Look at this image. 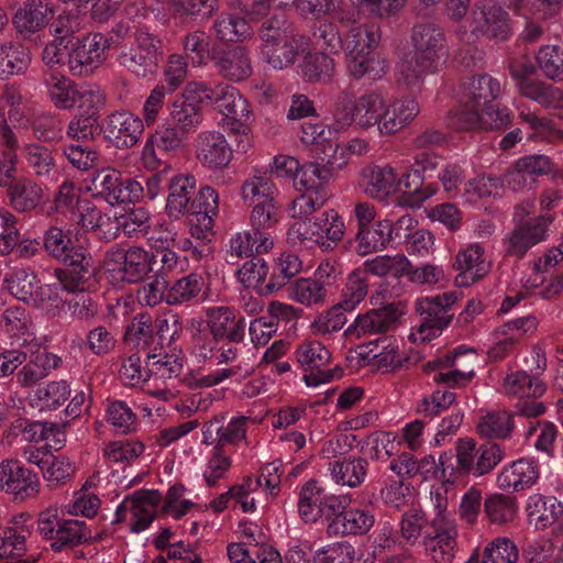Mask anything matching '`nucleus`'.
Wrapping results in <instances>:
<instances>
[{
	"mask_svg": "<svg viewBox=\"0 0 563 563\" xmlns=\"http://www.w3.org/2000/svg\"><path fill=\"white\" fill-rule=\"evenodd\" d=\"M526 511L531 520H536L541 527H547L563 515V504L555 497L536 494L528 498Z\"/></svg>",
	"mask_w": 563,
	"mask_h": 563,
	"instance_id": "obj_48",
	"label": "nucleus"
},
{
	"mask_svg": "<svg viewBox=\"0 0 563 563\" xmlns=\"http://www.w3.org/2000/svg\"><path fill=\"white\" fill-rule=\"evenodd\" d=\"M220 73L232 81H241L251 76L253 68L249 52L243 46H235L217 57Z\"/></svg>",
	"mask_w": 563,
	"mask_h": 563,
	"instance_id": "obj_38",
	"label": "nucleus"
},
{
	"mask_svg": "<svg viewBox=\"0 0 563 563\" xmlns=\"http://www.w3.org/2000/svg\"><path fill=\"white\" fill-rule=\"evenodd\" d=\"M48 8L41 1L31 0L16 10L13 25L20 34H34L48 22Z\"/></svg>",
	"mask_w": 563,
	"mask_h": 563,
	"instance_id": "obj_40",
	"label": "nucleus"
},
{
	"mask_svg": "<svg viewBox=\"0 0 563 563\" xmlns=\"http://www.w3.org/2000/svg\"><path fill=\"white\" fill-rule=\"evenodd\" d=\"M64 263L68 265L67 268L55 271V276L64 290L68 292L86 290L95 276L92 257L76 251Z\"/></svg>",
	"mask_w": 563,
	"mask_h": 563,
	"instance_id": "obj_22",
	"label": "nucleus"
},
{
	"mask_svg": "<svg viewBox=\"0 0 563 563\" xmlns=\"http://www.w3.org/2000/svg\"><path fill=\"white\" fill-rule=\"evenodd\" d=\"M420 112L418 101L411 97L391 98L385 96L378 134L390 136L409 126Z\"/></svg>",
	"mask_w": 563,
	"mask_h": 563,
	"instance_id": "obj_17",
	"label": "nucleus"
},
{
	"mask_svg": "<svg viewBox=\"0 0 563 563\" xmlns=\"http://www.w3.org/2000/svg\"><path fill=\"white\" fill-rule=\"evenodd\" d=\"M327 494L317 481L307 482L299 492L298 514L305 522H316Z\"/></svg>",
	"mask_w": 563,
	"mask_h": 563,
	"instance_id": "obj_50",
	"label": "nucleus"
},
{
	"mask_svg": "<svg viewBox=\"0 0 563 563\" xmlns=\"http://www.w3.org/2000/svg\"><path fill=\"white\" fill-rule=\"evenodd\" d=\"M457 300L456 291L417 299L415 307L420 316V322L410 334L412 342L424 343L438 338L452 321L451 310Z\"/></svg>",
	"mask_w": 563,
	"mask_h": 563,
	"instance_id": "obj_6",
	"label": "nucleus"
},
{
	"mask_svg": "<svg viewBox=\"0 0 563 563\" xmlns=\"http://www.w3.org/2000/svg\"><path fill=\"white\" fill-rule=\"evenodd\" d=\"M207 323L216 340L227 339L231 343H239L244 338V319H236L229 307L209 308Z\"/></svg>",
	"mask_w": 563,
	"mask_h": 563,
	"instance_id": "obj_26",
	"label": "nucleus"
},
{
	"mask_svg": "<svg viewBox=\"0 0 563 563\" xmlns=\"http://www.w3.org/2000/svg\"><path fill=\"white\" fill-rule=\"evenodd\" d=\"M40 479L31 470L16 459H4L0 462V489L24 501L40 493Z\"/></svg>",
	"mask_w": 563,
	"mask_h": 563,
	"instance_id": "obj_14",
	"label": "nucleus"
},
{
	"mask_svg": "<svg viewBox=\"0 0 563 563\" xmlns=\"http://www.w3.org/2000/svg\"><path fill=\"white\" fill-rule=\"evenodd\" d=\"M409 268L410 262L402 254L395 256L378 255L364 262V271L378 277L387 275L402 276Z\"/></svg>",
	"mask_w": 563,
	"mask_h": 563,
	"instance_id": "obj_58",
	"label": "nucleus"
},
{
	"mask_svg": "<svg viewBox=\"0 0 563 563\" xmlns=\"http://www.w3.org/2000/svg\"><path fill=\"white\" fill-rule=\"evenodd\" d=\"M554 220V214L544 213L530 218L529 223L514 224L503 239L506 255L522 258L530 249L548 240Z\"/></svg>",
	"mask_w": 563,
	"mask_h": 563,
	"instance_id": "obj_10",
	"label": "nucleus"
},
{
	"mask_svg": "<svg viewBox=\"0 0 563 563\" xmlns=\"http://www.w3.org/2000/svg\"><path fill=\"white\" fill-rule=\"evenodd\" d=\"M538 478L537 463L529 459H519L500 471L497 483L501 489L520 492L534 485Z\"/></svg>",
	"mask_w": 563,
	"mask_h": 563,
	"instance_id": "obj_27",
	"label": "nucleus"
},
{
	"mask_svg": "<svg viewBox=\"0 0 563 563\" xmlns=\"http://www.w3.org/2000/svg\"><path fill=\"white\" fill-rule=\"evenodd\" d=\"M518 559L519 552L512 540L496 538L486 545L481 563H516Z\"/></svg>",
	"mask_w": 563,
	"mask_h": 563,
	"instance_id": "obj_64",
	"label": "nucleus"
},
{
	"mask_svg": "<svg viewBox=\"0 0 563 563\" xmlns=\"http://www.w3.org/2000/svg\"><path fill=\"white\" fill-rule=\"evenodd\" d=\"M37 531L55 552L73 549L91 539V530L84 520L60 519L55 506L40 512Z\"/></svg>",
	"mask_w": 563,
	"mask_h": 563,
	"instance_id": "obj_7",
	"label": "nucleus"
},
{
	"mask_svg": "<svg viewBox=\"0 0 563 563\" xmlns=\"http://www.w3.org/2000/svg\"><path fill=\"white\" fill-rule=\"evenodd\" d=\"M500 95V84L488 75L473 77L465 86L464 98L483 111H494L498 106L490 104Z\"/></svg>",
	"mask_w": 563,
	"mask_h": 563,
	"instance_id": "obj_37",
	"label": "nucleus"
},
{
	"mask_svg": "<svg viewBox=\"0 0 563 563\" xmlns=\"http://www.w3.org/2000/svg\"><path fill=\"white\" fill-rule=\"evenodd\" d=\"M412 53L406 55L398 64L399 81L408 89L421 86L426 76L439 68V63L446 55L443 31L431 23L417 24L411 32Z\"/></svg>",
	"mask_w": 563,
	"mask_h": 563,
	"instance_id": "obj_1",
	"label": "nucleus"
},
{
	"mask_svg": "<svg viewBox=\"0 0 563 563\" xmlns=\"http://www.w3.org/2000/svg\"><path fill=\"white\" fill-rule=\"evenodd\" d=\"M484 510L492 523L506 525L515 519L518 504L512 496L492 494L485 499Z\"/></svg>",
	"mask_w": 563,
	"mask_h": 563,
	"instance_id": "obj_56",
	"label": "nucleus"
},
{
	"mask_svg": "<svg viewBox=\"0 0 563 563\" xmlns=\"http://www.w3.org/2000/svg\"><path fill=\"white\" fill-rule=\"evenodd\" d=\"M342 129L321 123H305L301 126L300 140L303 144L313 146L314 151L324 155L329 163L333 164L335 155L340 150L339 133Z\"/></svg>",
	"mask_w": 563,
	"mask_h": 563,
	"instance_id": "obj_23",
	"label": "nucleus"
},
{
	"mask_svg": "<svg viewBox=\"0 0 563 563\" xmlns=\"http://www.w3.org/2000/svg\"><path fill=\"white\" fill-rule=\"evenodd\" d=\"M274 241L267 232L243 231L231 236L229 242V257H253L254 253L262 254L273 249Z\"/></svg>",
	"mask_w": 563,
	"mask_h": 563,
	"instance_id": "obj_31",
	"label": "nucleus"
},
{
	"mask_svg": "<svg viewBox=\"0 0 563 563\" xmlns=\"http://www.w3.org/2000/svg\"><path fill=\"white\" fill-rule=\"evenodd\" d=\"M236 275L239 282L245 287L256 289L258 292H267L264 283L268 275V266L262 257L253 256L246 261Z\"/></svg>",
	"mask_w": 563,
	"mask_h": 563,
	"instance_id": "obj_61",
	"label": "nucleus"
},
{
	"mask_svg": "<svg viewBox=\"0 0 563 563\" xmlns=\"http://www.w3.org/2000/svg\"><path fill=\"white\" fill-rule=\"evenodd\" d=\"M106 104V95L96 85H79L75 100L79 114L95 121Z\"/></svg>",
	"mask_w": 563,
	"mask_h": 563,
	"instance_id": "obj_59",
	"label": "nucleus"
},
{
	"mask_svg": "<svg viewBox=\"0 0 563 563\" xmlns=\"http://www.w3.org/2000/svg\"><path fill=\"white\" fill-rule=\"evenodd\" d=\"M153 247L163 264L161 273L151 283L143 285L137 290V299L141 303L153 307L165 300L168 306L176 303L175 284L168 280V274L176 266V233L168 230H159L152 239Z\"/></svg>",
	"mask_w": 563,
	"mask_h": 563,
	"instance_id": "obj_4",
	"label": "nucleus"
},
{
	"mask_svg": "<svg viewBox=\"0 0 563 563\" xmlns=\"http://www.w3.org/2000/svg\"><path fill=\"white\" fill-rule=\"evenodd\" d=\"M541 73L554 81L563 80V48L558 45H544L536 56Z\"/></svg>",
	"mask_w": 563,
	"mask_h": 563,
	"instance_id": "obj_63",
	"label": "nucleus"
},
{
	"mask_svg": "<svg viewBox=\"0 0 563 563\" xmlns=\"http://www.w3.org/2000/svg\"><path fill=\"white\" fill-rule=\"evenodd\" d=\"M457 528L453 519L433 518L420 544L435 563H450L455 555Z\"/></svg>",
	"mask_w": 563,
	"mask_h": 563,
	"instance_id": "obj_12",
	"label": "nucleus"
},
{
	"mask_svg": "<svg viewBox=\"0 0 563 563\" xmlns=\"http://www.w3.org/2000/svg\"><path fill=\"white\" fill-rule=\"evenodd\" d=\"M296 358L306 372L303 382L307 386L316 387L332 382L340 376L339 368H325L331 362V352L318 341H306L296 349Z\"/></svg>",
	"mask_w": 563,
	"mask_h": 563,
	"instance_id": "obj_11",
	"label": "nucleus"
},
{
	"mask_svg": "<svg viewBox=\"0 0 563 563\" xmlns=\"http://www.w3.org/2000/svg\"><path fill=\"white\" fill-rule=\"evenodd\" d=\"M384 100L385 95L380 90L366 91L357 98L343 92L338 98L333 120L341 129L354 125L363 131L376 128L379 132Z\"/></svg>",
	"mask_w": 563,
	"mask_h": 563,
	"instance_id": "obj_5",
	"label": "nucleus"
},
{
	"mask_svg": "<svg viewBox=\"0 0 563 563\" xmlns=\"http://www.w3.org/2000/svg\"><path fill=\"white\" fill-rule=\"evenodd\" d=\"M375 523L374 514L366 508L351 507L346 508L342 517L335 518L328 525L330 534H364L371 530Z\"/></svg>",
	"mask_w": 563,
	"mask_h": 563,
	"instance_id": "obj_34",
	"label": "nucleus"
},
{
	"mask_svg": "<svg viewBox=\"0 0 563 563\" xmlns=\"http://www.w3.org/2000/svg\"><path fill=\"white\" fill-rule=\"evenodd\" d=\"M122 178L120 173L111 168H102L92 174L89 190L93 196L103 198L109 205H118Z\"/></svg>",
	"mask_w": 563,
	"mask_h": 563,
	"instance_id": "obj_53",
	"label": "nucleus"
},
{
	"mask_svg": "<svg viewBox=\"0 0 563 563\" xmlns=\"http://www.w3.org/2000/svg\"><path fill=\"white\" fill-rule=\"evenodd\" d=\"M218 194L209 186L196 192V179L186 174L178 177V212L186 217L190 235L206 240L212 230L213 217L218 214Z\"/></svg>",
	"mask_w": 563,
	"mask_h": 563,
	"instance_id": "obj_2",
	"label": "nucleus"
},
{
	"mask_svg": "<svg viewBox=\"0 0 563 563\" xmlns=\"http://www.w3.org/2000/svg\"><path fill=\"white\" fill-rule=\"evenodd\" d=\"M394 223L385 219L357 230L356 253L365 256L372 253L380 252L393 241Z\"/></svg>",
	"mask_w": 563,
	"mask_h": 563,
	"instance_id": "obj_29",
	"label": "nucleus"
},
{
	"mask_svg": "<svg viewBox=\"0 0 563 563\" xmlns=\"http://www.w3.org/2000/svg\"><path fill=\"white\" fill-rule=\"evenodd\" d=\"M362 181L367 196L385 200L397 191V175L389 165H371L362 170Z\"/></svg>",
	"mask_w": 563,
	"mask_h": 563,
	"instance_id": "obj_28",
	"label": "nucleus"
},
{
	"mask_svg": "<svg viewBox=\"0 0 563 563\" xmlns=\"http://www.w3.org/2000/svg\"><path fill=\"white\" fill-rule=\"evenodd\" d=\"M454 268L461 272L455 278L456 285L465 286L487 275L490 264L484 258V249L479 244H471L457 252Z\"/></svg>",
	"mask_w": 563,
	"mask_h": 563,
	"instance_id": "obj_24",
	"label": "nucleus"
},
{
	"mask_svg": "<svg viewBox=\"0 0 563 563\" xmlns=\"http://www.w3.org/2000/svg\"><path fill=\"white\" fill-rule=\"evenodd\" d=\"M511 122V112L507 107H497L494 111H483V108L474 107L465 99L450 118L452 128L462 131L505 128Z\"/></svg>",
	"mask_w": 563,
	"mask_h": 563,
	"instance_id": "obj_15",
	"label": "nucleus"
},
{
	"mask_svg": "<svg viewBox=\"0 0 563 563\" xmlns=\"http://www.w3.org/2000/svg\"><path fill=\"white\" fill-rule=\"evenodd\" d=\"M213 31L216 36L223 42H243L253 34L245 18L231 13L220 14L213 22Z\"/></svg>",
	"mask_w": 563,
	"mask_h": 563,
	"instance_id": "obj_51",
	"label": "nucleus"
},
{
	"mask_svg": "<svg viewBox=\"0 0 563 563\" xmlns=\"http://www.w3.org/2000/svg\"><path fill=\"white\" fill-rule=\"evenodd\" d=\"M329 283L317 278H299L288 288V296L307 307L325 301Z\"/></svg>",
	"mask_w": 563,
	"mask_h": 563,
	"instance_id": "obj_47",
	"label": "nucleus"
},
{
	"mask_svg": "<svg viewBox=\"0 0 563 563\" xmlns=\"http://www.w3.org/2000/svg\"><path fill=\"white\" fill-rule=\"evenodd\" d=\"M70 391L66 380H52L34 390V399L41 409H57L68 399Z\"/></svg>",
	"mask_w": 563,
	"mask_h": 563,
	"instance_id": "obj_57",
	"label": "nucleus"
},
{
	"mask_svg": "<svg viewBox=\"0 0 563 563\" xmlns=\"http://www.w3.org/2000/svg\"><path fill=\"white\" fill-rule=\"evenodd\" d=\"M335 71L334 59L322 52H308L298 65V74L307 82H329Z\"/></svg>",
	"mask_w": 563,
	"mask_h": 563,
	"instance_id": "obj_36",
	"label": "nucleus"
},
{
	"mask_svg": "<svg viewBox=\"0 0 563 563\" xmlns=\"http://www.w3.org/2000/svg\"><path fill=\"white\" fill-rule=\"evenodd\" d=\"M205 84L191 82L183 92V102L178 109V129H196L201 122L200 107L205 101Z\"/></svg>",
	"mask_w": 563,
	"mask_h": 563,
	"instance_id": "obj_35",
	"label": "nucleus"
},
{
	"mask_svg": "<svg viewBox=\"0 0 563 563\" xmlns=\"http://www.w3.org/2000/svg\"><path fill=\"white\" fill-rule=\"evenodd\" d=\"M163 495L156 489H139L128 495L115 511L117 522H129L132 532L146 530L156 517Z\"/></svg>",
	"mask_w": 563,
	"mask_h": 563,
	"instance_id": "obj_9",
	"label": "nucleus"
},
{
	"mask_svg": "<svg viewBox=\"0 0 563 563\" xmlns=\"http://www.w3.org/2000/svg\"><path fill=\"white\" fill-rule=\"evenodd\" d=\"M295 34L296 33L284 16L274 15L266 20L258 30L261 44L257 47V51L260 57L262 58L266 54L267 49H273L275 46H279L282 42Z\"/></svg>",
	"mask_w": 563,
	"mask_h": 563,
	"instance_id": "obj_49",
	"label": "nucleus"
},
{
	"mask_svg": "<svg viewBox=\"0 0 563 563\" xmlns=\"http://www.w3.org/2000/svg\"><path fill=\"white\" fill-rule=\"evenodd\" d=\"M196 157L210 169H223L229 166L233 150L225 136L218 131H203L196 139Z\"/></svg>",
	"mask_w": 563,
	"mask_h": 563,
	"instance_id": "obj_18",
	"label": "nucleus"
},
{
	"mask_svg": "<svg viewBox=\"0 0 563 563\" xmlns=\"http://www.w3.org/2000/svg\"><path fill=\"white\" fill-rule=\"evenodd\" d=\"M21 154L29 168L38 177H49L56 169L53 152L40 143L23 145Z\"/></svg>",
	"mask_w": 563,
	"mask_h": 563,
	"instance_id": "obj_55",
	"label": "nucleus"
},
{
	"mask_svg": "<svg viewBox=\"0 0 563 563\" xmlns=\"http://www.w3.org/2000/svg\"><path fill=\"white\" fill-rule=\"evenodd\" d=\"M205 100H209L224 117L232 120L231 130L246 136L243 120L250 114V106L239 90L232 86L219 84L214 87L205 85Z\"/></svg>",
	"mask_w": 563,
	"mask_h": 563,
	"instance_id": "obj_13",
	"label": "nucleus"
},
{
	"mask_svg": "<svg viewBox=\"0 0 563 563\" xmlns=\"http://www.w3.org/2000/svg\"><path fill=\"white\" fill-rule=\"evenodd\" d=\"M306 40L299 34H295L275 46L267 49L262 59L272 68L283 70L295 64L299 54L305 53Z\"/></svg>",
	"mask_w": 563,
	"mask_h": 563,
	"instance_id": "obj_44",
	"label": "nucleus"
},
{
	"mask_svg": "<svg viewBox=\"0 0 563 563\" xmlns=\"http://www.w3.org/2000/svg\"><path fill=\"white\" fill-rule=\"evenodd\" d=\"M503 388L508 395L527 398H540L547 391L545 383L526 371L507 374L503 380Z\"/></svg>",
	"mask_w": 563,
	"mask_h": 563,
	"instance_id": "obj_43",
	"label": "nucleus"
},
{
	"mask_svg": "<svg viewBox=\"0 0 563 563\" xmlns=\"http://www.w3.org/2000/svg\"><path fill=\"white\" fill-rule=\"evenodd\" d=\"M520 95L547 110L563 109V90L545 81H522Z\"/></svg>",
	"mask_w": 563,
	"mask_h": 563,
	"instance_id": "obj_45",
	"label": "nucleus"
},
{
	"mask_svg": "<svg viewBox=\"0 0 563 563\" xmlns=\"http://www.w3.org/2000/svg\"><path fill=\"white\" fill-rule=\"evenodd\" d=\"M474 22L483 34L500 41L510 35L508 12L492 0H483L475 4Z\"/></svg>",
	"mask_w": 563,
	"mask_h": 563,
	"instance_id": "obj_21",
	"label": "nucleus"
},
{
	"mask_svg": "<svg viewBox=\"0 0 563 563\" xmlns=\"http://www.w3.org/2000/svg\"><path fill=\"white\" fill-rule=\"evenodd\" d=\"M62 358L49 352H40L29 362L22 364L21 369L15 375V382L21 388H30L44 379L52 369L57 368Z\"/></svg>",
	"mask_w": 563,
	"mask_h": 563,
	"instance_id": "obj_30",
	"label": "nucleus"
},
{
	"mask_svg": "<svg viewBox=\"0 0 563 563\" xmlns=\"http://www.w3.org/2000/svg\"><path fill=\"white\" fill-rule=\"evenodd\" d=\"M129 67L137 75L153 73L157 65V48L154 38L148 34H140L136 45L131 49Z\"/></svg>",
	"mask_w": 563,
	"mask_h": 563,
	"instance_id": "obj_46",
	"label": "nucleus"
},
{
	"mask_svg": "<svg viewBox=\"0 0 563 563\" xmlns=\"http://www.w3.org/2000/svg\"><path fill=\"white\" fill-rule=\"evenodd\" d=\"M43 84L45 86L46 93L55 108L59 110H70L75 108V100L79 85L57 71H49L45 74L43 77Z\"/></svg>",
	"mask_w": 563,
	"mask_h": 563,
	"instance_id": "obj_33",
	"label": "nucleus"
},
{
	"mask_svg": "<svg viewBox=\"0 0 563 563\" xmlns=\"http://www.w3.org/2000/svg\"><path fill=\"white\" fill-rule=\"evenodd\" d=\"M369 345L373 346L369 349V353L373 354L372 360L376 366L391 371L402 366L404 358L396 340L386 336L369 343Z\"/></svg>",
	"mask_w": 563,
	"mask_h": 563,
	"instance_id": "obj_60",
	"label": "nucleus"
},
{
	"mask_svg": "<svg viewBox=\"0 0 563 563\" xmlns=\"http://www.w3.org/2000/svg\"><path fill=\"white\" fill-rule=\"evenodd\" d=\"M274 191L275 186L271 176L261 172H255L246 178L241 188L243 200L251 203L273 199Z\"/></svg>",
	"mask_w": 563,
	"mask_h": 563,
	"instance_id": "obj_62",
	"label": "nucleus"
},
{
	"mask_svg": "<svg viewBox=\"0 0 563 563\" xmlns=\"http://www.w3.org/2000/svg\"><path fill=\"white\" fill-rule=\"evenodd\" d=\"M514 429V415L506 410L487 412L476 423L477 434L484 439L507 440Z\"/></svg>",
	"mask_w": 563,
	"mask_h": 563,
	"instance_id": "obj_39",
	"label": "nucleus"
},
{
	"mask_svg": "<svg viewBox=\"0 0 563 563\" xmlns=\"http://www.w3.org/2000/svg\"><path fill=\"white\" fill-rule=\"evenodd\" d=\"M144 131L143 121L126 111H119L107 118V139L118 148L133 147Z\"/></svg>",
	"mask_w": 563,
	"mask_h": 563,
	"instance_id": "obj_20",
	"label": "nucleus"
},
{
	"mask_svg": "<svg viewBox=\"0 0 563 563\" xmlns=\"http://www.w3.org/2000/svg\"><path fill=\"white\" fill-rule=\"evenodd\" d=\"M109 47L107 37L101 33L85 36L68 54V68L74 76H85L93 71L106 59Z\"/></svg>",
	"mask_w": 563,
	"mask_h": 563,
	"instance_id": "obj_16",
	"label": "nucleus"
},
{
	"mask_svg": "<svg viewBox=\"0 0 563 563\" xmlns=\"http://www.w3.org/2000/svg\"><path fill=\"white\" fill-rule=\"evenodd\" d=\"M156 332L158 335V345L154 349L153 354L148 355L152 360V371L155 375V380H162L166 384L165 387L161 388L157 384L156 389L151 394L154 397L163 400H172L174 393V368L176 366V346L174 339L176 335V312L170 309H164L156 318Z\"/></svg>",
	"mask_w": 563,
	"mask_h": 563,
	"instance_id": "obj_3",
	"label": "nucleus"
},
{
	"mask_svg": "<svg viewBox=\"0 0 563 563\" xmlns=\"http://www.w3.org/2000/svg\"><path fill=\"white\" fill-rule=\"evenodd\" d=\"M5 185L9 203L16 212L34 210L43 198L41 186L32 179L8 180Z\"/></svg>",
	"mask_w": 563,
	"mask_h": 563,
	"instance_id": "obj_32",
	"label": "nucleus"
},
{
	"mask_svg": "<svg viewBox=\"0 0 563 563\" xmlns=\"http://www.w3.org/2000/svg\"><path fill=\"white\" fill-rule=\"evenodd\" d=\"M31 64L27 47L18 42H7L0 46V78L7 79L26 71Z\"/></svg>",
	"mask_w": 563,
	"mask_h": 563,
	"instance_id": "obj_41",
	"label": "nucleus"
},
{
	"mask_svg": "<svg viewBox=\"0 0 563 563\" xmlns=\"http://www.w3.org/2000/svg\"><path fill=\"white\" fill-rule=\"evenodd\" d=\"M399 317V310L391 305L373 309L358 314L353 323L347 327L344 334L349 338L360 339L366 335L385 333L396 328Z\"/></svg>",
	"mask_w": 563,
	"mask_h": 563,
	"instance_id": "obj_19",
	"label": "nucleus"
},
{
	"mask_svg": "<svg viewBox=\"0 0 563 563\" xmlns=\"http://www.w3.org/2000/svg\"><path fill=\"white\" fill-rule=\"evenodd\" d=\"M505 457L500 444L488 441L479 446L471 438L461 439L456 445L457 471L482 476L493 471Z\"/></svg>",
	"mask_w": 563,
	"mask_h": 563,
	"instance_id": "obj_8",
	"label": "nucleus"
},
{
	"mask_svg": "<svg viewBox=\"0 0 563 563\" xmlns=\"http://www.w3.org/2000/svg\"><path fill=\"white\" fill-rule=\"evenodd\" d=\"M328 471L336 484L354 488L364 482L367 462L361 457L336 460L329 462Z\"/></svg>",
	"mask_w": 563,
	"mask_h": 563,
	"instance_id": "obj_42",
	"label": "nucleus"
},
{
	"mask_svg": "<svg viewBox=\"0 0 563 563\" xmlns=\"http://www.w3.org/2000/svg\"><path fill=\"white\" fill-rule=\"evenodd\" d=\"M110 256L113 262L122 264V279L130 284L143 280L153 268V256L140 246L118 249Z\"/></svg>",
	"mask_w": 563,
	"mask_h": 563,
	"instance_id": "obj_25",
	"label": "nucleus"
},
{
	"mask_svg": "<svg viewBox=\"0 0 563 563\" xmlns=\"http://www.w3.org/2000/svg\"><path fill=\"white\" fill-rule=\"evenodd\" d=\"M380 35L375 25H357L349 29L346 49L349 58L369 54L378 45Z\"/></svg>",
	"mask_w": 563,
	"mask_h": 563,
	"instance_id": "obj_52",
	"label": "nucleus"
},
{
	"mask_svg": "<svg viewBox=\"0 0 563 563\" xmlns=\"http://www.w3.org/2000/svg\"><path fill=\"white\" fill-rule=\"evenodd\" d=\"M5 283L9 291L19 300L33 305L37 295L41 282L36 275L29 269L19 268L13 271Z\"/></svg>",
	"mask_w": 563,
	"mask_h": 563,
	"instance_id": "obj_54",
	"label": "nucleus"
}]
</instances>
